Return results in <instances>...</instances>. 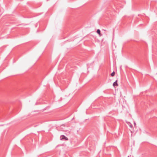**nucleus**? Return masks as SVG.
Listing matches in <instances>:
<instances>
[{"mask_svg": "<svg viewBox=\"0 0 157 157\" xmlns=\"http://www.w3.org/2000/svg\"><path fill=\"white\" fill-rule=\"evenodd\" d=\"M60 140H68V138L65 136L64 135H61L60 137Z\"/></svg>", "mask_w": 157, "mask_h": 157, "instance_id": "obj_1", "label": "nucleus"}, {"mask_svg": "<svg viewBox=\"0 0 157 157\" xmlns=\"http://www.w3.org/2000/svg\"><path fill=\"white\" fill-rule=\"evenodd\" d=\"M117 80H116L113 83V86L114 87H115V86H118L117 83Z\"/></svg>", "mask_w": 157, "mask_h": 157, "instance_id": "obj_2", "label": "nucleus"}, {"mask_svg": "<svg viewBox=\"0 0 157 157\" xmlns=\"http://www.w3.org/2000/svg\"><path fill=\"white\" fill-rule=\"evenodd\" d=\"M97 33L100 36H101V31L99 29L97 30Z\"/></svg>", "mask_w": 157, "mask_h": 157, "instance_id": "obj_3", "label": "nucleus"}, {"mask_svg": "<svg viewBox=\"0 0 157 157\" xmlns=\"http://www.w3.org/2000/svg\"><path fill=\"white\" fill-rule=\"evenodd\" d=\"M115 72L114 71H113L111 74V76L113 77L115 75Z\"/></svg>", "mask_w": 157, "mask_h": 157, "instance_id": "obj_4", "label": "nucleus"}, {"mask_svg": "<svg viewBox=\"0 0 157 157\" xmlns=\"http://www.w3.org/2000/svg\"><path fill=\"white\" fill-rule=\"evenodd\" d=\"M130 126L131 127H132V125H130Z\"/></svg>", "mask_w": 157, "mask_h": 157, "instance_id": "obj_5", "label": "nucleus"}, {"mask_svg": "<svg viewBox=\"0 0 157 157\" xmlns=\"http://www.w3.org/2000/svg\"><path fill=\"white\" fill-rule=\"evenodd\" d=\"M134 124L135 125L136 124V123H134Z\"/></svg>", "mask_w": 157, "mask_h": 157, "instance_id": "obj_6", "label": "nucleus"}, {"mask_svg": "<svg viewBox=\"0 0 157 157\" xmlns=\"http://www.w3.org/2000/svg\"><path fill=\"white\" fill-rule=\"evenodd\" d=\"M128 157H129V156H128Z\"/></svg>", "mask_w": 157, "mask_h": 157, "instance_id": "obj_7", "label": "nucleus"}]
</instances>
